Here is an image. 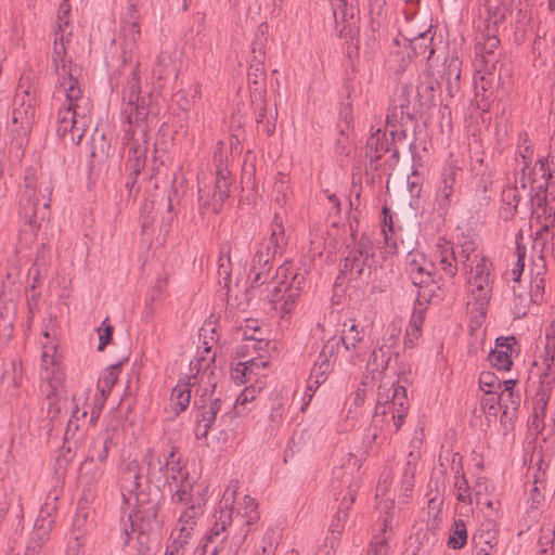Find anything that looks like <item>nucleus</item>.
<instances>
[{"label": "nucleus", "mask_w": 555, "mask_h": 555, "mask_svg": "<svg viewBox=\"0 0 555 555\" xmlns=\"http://www.w3.org/2000/svg\"><path fill=\"white\" fill-rule=\"evenodd\" d=\"M36 115V100L29 91L16 93L12 112L11 132L22 145L30 133Z\"/></svg>", "instance_id": "16"}, {"label": "nucleus", "mask_w": 555, "mask_h": 555, "mask_svg": "<svg viewBox=\"0 0 555 555\" xmlns=\"http://www.w3.org/2000/svg\"><path fill=\"white\" fill-rule=\"evenodd\" d=\"M550 178V169L545 167L543 159H539L534 168L531 169L529 167V169L526 170V182L528 183L530 190L537 191V193L545 188Z\"/></svg>", "instance_id": "35"}, {"label": "nucleus", "mask_w": 555, "mask_h": 555, "mask_svg": "<svg viewBox=\"0 0 555 555\" xmlns=\"http://www.w3.org/2000/svg\"><path fill=\"white\" fill-rule=\"evenodd\" d=\"M532 190L526 182V176L518 173L516 176L515 185L508 186L502 192L501 217L505 220L513 218L517 206L522 197L531 196Z\"/></svg>", "instance_id": "24"}, {"label": "nucleus", "mask_w": 555, "mask_h": 555, "mask_svg": "<svg viewBox=\"0 0 555 555\" xmlns=\"http://www.w3.org/2000/svg\"><path fill=\"white\" fill-rule=\"evenodd\" d=\"M272 259L271 247L267 246L266 250L258 249L253 258V264L248 275L250 288H256L268 281L271 270L270 261Z\"/></svg>", "instance_id": "31"}, {"label": "nucleus", "mask_w": 555, "mask_h": 555, "mask_svg": "<svg viewBox=\"0 0 555 555\" xmlns=\"http://www.w3.org/2000/svg\"><path fill=\"white\" fill-rule=\"evenodd\" d=\"M361 467V459L352 453H347L340 459L339 466L334 470L335 477L340 480L341 486L347 488V491L341 499L340 509L333 518L330 527V535L326 538L330 550L326 551V555H334L335 547L338 545L341 532L345 529L348 519L347 509L353 503L356 493L360 488Z\"/></svg>", "instance_id": "3"}, {"label": "nucleus", "mask_w": 555, "mask_h": 555, "mask_svg": "<svg viewBox=\"0 0 555 555\" xmlns=\"http://www.w3.org/2000/svg\"><path fill=\"white\" fill-rule=\"evenodd\" d=\"M201 98V89L198 86H193L185 92H178L176 94V102L178 106L184 111L189 112L199 100Z\"/></svg>", "instance_id": "46"}, {"label": "nucleus", "mask_w": 555, "mask_h": 555, "mask_svg": "<svg viewBox=\"0 0 555 555\" xmlns=\"http://www.w3.org/2000/svg\"><path fill=\"white\" fill-rule=\"evenodd\" d=\"M424 322L423 309H414L408 327H412L413 331H421Z\"/></svg>", "instance_id": "62"}, {"label": "nucleus", "mask_w": 555, "mask_h": 555, "mask_svg": "<svg viewBox=\"0 0 555 555\" xmlns=\"http://www.w3.org/2000/svg\"><path fill=\"white\" fill-rule=\"evenodd\" d=\"M477 548L474 555H492L491 550L495 546L496 540L494 533L488 532L487 534L480 532L475 537Z\"/></svg>", "instance_id": "51"}, {"label": "nucleus", "mask_w": 555, "mask_h": 555, "mask_svg": "<svg viewBox=\"0 0 555 555\" xmlns=\"http://www.w3.org/2000/svg\"><path fill=\"white\" fill-rule=\"evenodd\" d=\"M111 446V440H95L92 444V448L89 451V454L87 459L83 461V463L80 466V473L89 474L91 472V465L96 460L100 463H104L108 455V450Z\"/></svg>", "instance_id": "36"}, {"label": "nucleus", "mask_w": 555, "mask_h": 555, "mask_svg": "<svg viewBox=\"0 0 555 555\" xmlns=\"http://www.w3.org/2000/svg\"><path fill=\"white\" fill-rule=\"evenodd\" d=\"M387 0H369L370 12L377 18H382L385 14Z\"/></svg>", "instance_id": "61"}, {"label": "nucleus", "mask_w": 555, "mask_h": 555, "mask_svg": "<svg viewBox=\"0 0 555 555\" xmlns=\"http://www.w3.org/2000/svg\"><path fill=\"white\" fill-rule=\"evenodd\" d=\"M409 400L401 385H380L373 414V425L380 430L397 431L406 416Z\"/></svg>", "instance_id": "6"}, {"label": "nucleus", "mask_w": 555, "mask_h": 555, "mask_svg": "<svg viewBox=\"0 0 555 555\" xmlns=\"http://www.w3.org/2000/svg\"><path fill=\"white\" fill-rule=\"evenodd\" d=\"M373 246L369 241H361L345 258L344 273L361 283H369L373 271Z\"/></svg>", "instance_id": "17"}, {"label": "nucleus", "mask_w": 555, "mask_h": 555, "mask_svg": "<svg viewBox=\"0 0 555 555\" xmlns=\"http://www.w3.org/2000/svg\"><path fill=\"white\" fill-rule=\"evenodd\" d=\"M238 487L240 485L237 480H231L229 482L218 508L212 514V524L204 539L205 542L196 550V553L199 555H206L207 553H210V555H217L218 548L211 544L217 541L219 537H221V542L227 538L223 533L232 521V511L230 509V506L234 501L235 494H237Z\"/></svg>", "instance_id": "11"}, {"label": "nucleus", "mask_w": 555, "mask_h": 555, "mask_svg": "<svg viewBox=\"0 0 555 555\" xmlns=\"http://www.w3.org/2000/svg\"><path fill=\"white\" fill-rule=\"evenodd\" d=\"M52 188L49 182L40 183L37 189L26 178L25 189L20 201V220L24 232H29L30 238L36 237L42 223L49 216Z\"/></svg>", "instance_id": "7"}, {"label": "nucleus", "mask_w": 555, "mask_h": 555, "mask_svg": "<svg viewBox=\"0 0 555 555\" xmlns=\"http://www.w3.org/2000/svg\"><path fill=\"white\" fill-rule=\"evenodd\" d=\"M490 482L486 478H478L473 489V501L476 504H481L483 495L489 492Z\"/></svg>", "instance_id": "58"}, {"label": "nucleus", "mask_w": 555, "mask_h": 555, "mask_svg": "<svg viewBox=\"0 0 555 555\" xmlns=\"http://www.w3.org/2000/svg\"><path fill=\"white\" fill-rule=\"evenodd\" d=\"M267 360L259 356L257 358H251L244 362H238L232 369V379L235 384H257L258 380H263L264 374L262 371L267 367Z\"/></svg>", "instance_id": "26"}, {"label": "nucleus", "mask_w": 555, "mask_h": 555, "mask_svg": "<svg viewBox=\"0 0 555 555\" xmlns=\"http://www.w3.org/2000/svg\"><path fill=\"white\" fill-rule=\"evenodd\" d=\"M139 35L140 30L137 24L134 23L131 24L127 29H125V41L121 47L125 59L127 57V54H131Z\"/></svg>", "instance_id": "52"}, {"label": "nucleus", "mask_w": 555, "mask_h": 555, "mask_svg": "<svg viewBox=\"0 0 555 555\" xmlns=\"http://www.w3.org/2000/svg\"><path fill=\"white\" fill-rule=\"evenodd\" d=\"M493 264L487 257H480L467 279V305L485 314L492 294L494 281Z\"/></svg>", "instance_id": "10"}, {"label": "nucleus", "mask_w": 555, "mask_h": 555, "mask_svg": "<svg viewBox=\"0 0 555 555\" xmlns=\"http://www.w3.org/2000/svg\"><path fill=\"white\" fill-rule=\"evenodd\" d=\"M53 525V519L47 512L41 511L39 517L35 521L34 530L26 546L24 555H38L43 543L49 539V534ZM20 555V554H16Z\"/></svg>", "instance_id": "30"}, {"label": "nucleus", "mask_w": 555, "mask_h": 555, "mask_svg": "<svg viewBox=\"0 0 555 555\" xmlns=\"http://www.w3.org/2000/svg\"><path fill=\"white\" fill-rule=\"evenodd\" d=\"M467 541V531L465 524L462 520L454 521L448 545L453 550L462 548Z\"/></svg>", "instance_id": "47"}, {"label": "nucleus", "mask_w": 555, "mask_h": 555, "mask_svg": "<svg viewBox=\"0 0 555 555\" xmlns=\"http://www.w3.org/2000/svg\"><path fill=\"white\" fill-rule=\"evenodd\" d=\"M107 397H108L107 393L99 392V390L96 391V393L94 396L93 406L90 410L89 423L91 425H94L96 423Z\"/></svg>", "instance_id": "57"}, {"label": "nucleus", "mask_w": 555, "mask_h": 555, "mask_svg": "<svg viewBox=\"0 0 555 555\" xmlns=\"http://www.w3.org/2000/svg\"><path fill=\"white\" fill-rule=\"evenodd\" d=\"M457 172L459 168L453 165L446 166L442 170L435 198L436 208L440 212H446L452 203Z\"/></svg>", "instance_id": "27"}, {"label": "nucleus", "mask_w": 555, "mask_h": 555, "mask_svg": "<svg viewBox=\"0 0 555 555\" xmlns=\"http://www.w3.org/2000/svg\"><path fill=\"white\" fill-rule=\"evenodd\" d=\"M41 346V378L55 382V377H61L60 359L57 353V341L54 335L49 331H43L40 339Z\"/></svg>", "instance_id": "21"}, {"label": "nucleus", "mask_w": 555, "mask_h": 555, "mask_svg": "<svg viewBox=\"0 0 555 555\" xmlns=\"http://www.w3.org/2000/svg\"><path fill=\"white\" fill-rule=\"evenodd\" d=\"M283 240H284V229H283L281 219L276 215L273 220V223H272L270 238L267 242V244L263 247H261L260 249L266 250V247L270 246L272 256H273L275 254L278 247L280 246V244L283 243Z\"/></svg>", "instance_id": "49"}, {"label": "nucleus", "mask_w": 555, "mask_h": 555, "mask_svg": "<svg viewBox=\"0 0 555 555\" xmlns=\"http://www.w3.org/2000/svg\"><path fill=\"white\" fill-rule=\"evenodd\" d=\"M278 537L273 530H267L261 540L260 552L256 554L260 555H274L278 545Z\"/></svg>", "instance_id": "53"}, {"label": "nucleus", "mask_w": 555, "mask_h": 555, "mask_svg": "<svg viewBox=\"0 0 555 555\" xmlns=\"http://www.w3.org/2000/svg\"><path fill=\"white\" fill-rule=\"evenodd\" d=\"M211 346L204 340V352L206 356H197L190 363V374L184 378H180L178 384L171 391V406L176 414L184 411L191 401L192 388H196L195 392H202L201 398L207 396L208 391H212L217 385V367L215 363V353L210 354Z\"/></svg>", "instance_id": "2"}, {"label": "nucleus", "mask_w": 555, "mask_h": 555, "mask_svg": "<svg viewBox=\"0 0 555 555\" xmlns=\"http://www.w3.org/2000/svg\"><path fill=\"white\" fill-rule=\"evenodd\" d=\"M258 333H260L259 327L256 326L255 321H251V325H247L246 328L243 330V337L246 340V344L241 347V352H244L245 350L247 353H250L251 350L258 352L268 346V343L257 335Z\"/></svg>", "instance_id": "38"}, {"label": "nucleus", "mask_w": 555, "mask_h": 555, "mask_svg": "<svg viewBox=\"0 0 555 555\" xmlns=\"http://www.w3.org/2000/svg\"><path fill=\"white\" fill-rule=\"evenodd\" d=\"M339 354V340L335 337L328 339L314 363L311 378H314L315 387L323 384L333 371Z\"/></svg>", "instance_id": "22"}, {"label": "nucleus", "mask_w": 555, "mask_h": 555, "mask_svg": "<svg viewBox=\"0 0 555 555\" xmlns=\"http://www.w3.org/2000/svg\"><path fill=\"white\" fill-rule=\"evenodd\" d=\"M525 267V251H520V248H518V259L515 264V267L512 269V279L517 282L524 271Z\"/></svg>", "instance_id": "63"}, {"label": "nucleus", "mask_w": 555, "mask_h": 555, "mask_svg": "<svg viewBox=\"0 0 555 555\" xmlns=\"http://www.w3.org/2000/svg\"><path fill=\"white\" fill-rule=\"evenodd\" d=\"M68 12L69 4L63 0L59 8L51 61L57 76L54 100L62 101L56 114V132L66 144L78 145L91 122V103L77 81V67L66 59V44L70 37Z\"/></svg>", "instance_id": "1"}, {"label": "nucleus", "mask_w": 555, "mask_h": 555, "mask_svg": "<svg viewBox=\"0 0 555 555\" xmlns=\"http://www.w3.org/2000/svg\"><path fill=\"white\" fill-rule=\"evenodd\" d=\"M151 104V94H141L140 78L133 73L124 91L122 114L129 124V129L126 132H130L132 129L140 128L141 126L150 129Z\"/></svg>", "instance_id": "12"}, {"label": "nucleus", "mask_w": 555, "mask_h": 555, "mask_svg": "<svg viewBox=\"0 0 555 555\" xmlns=\"http://www.w3.org/2000/svg\"><path fill=\"white\" fill-rule=\"evenodd\" d=\"M120 371L121 363H116L106 367L98 380L99 392L109 395L112 388L118 379Z\"/></svg>", "instance_id": "41"}, {"label": "nucleus", "mask_w": 555, "mask_h": 555, "mask_svg": "<svg viewBox=\"0 0 555 555\" xmlns=\"http://www.w3.org/2000/svg\"><path fill=\"white\" fill-rule=\"evenodd\" d=\"M479 387L485 393H499L503 382L492 372H482L479 376Z\"/></svg>", "instance_id": "48"}, {"label": "nucleus", "mask_w": 555, "mask_h": 555, "mask_svg": "<svg viewBox=\"0 0 555 555\" xmlns=\"http://www.w3.org/2000/svg\"><path fill=\"white\" fill-rule=\"evenodd\" d=\"M384 218L382 222L380 233L384 236L385 253L393 255L398 251V238L392 223V217L388 214V209H383Z\"/></svg>", "instance_id": "37"}, {"label": "nucleus", "mask_w": 555, "mask_h": 555, "mask_svg": "<svg viewBox=\"0 0 555 555\" xmlns=\"http://www.w3.org/2000/svg\"><path fill=\"white\" fill-rule=\"evenodd\" d=\"M405 271L415 286L423 287L434 283L435 263L418 251L413 250L406 255Z\"/></svg>", "instance_id": "20"}, {"label": "nucleus", "mask_w": 555, "mask_h": 555, "mask_svg": "<svg viewBox=\"0 0 555 555\" xmlns=\"http://www.w3.org/2000/svg\"><path fill=\"white\" fill-rule=\"evenodd\" d=\"M539 194L533 204L530 218V229L534 235L533 247L540 248L541 257L555 261V217L551 206L543 203Z\"/></svg>", "instance_id": "8"}, {"label": "nucleus", "mask_w": 555, "mask_h": 555, "mask_svg": "<svg viewBox=\"0 0 555 555\" xmlns=\"http://www.w3.org/2000/svg\"><path fill=\"white\" fill-rule=\"evenodd\" d=\"M264 386V380H258L257 384H251L237 396L234 409L235 413L240 416L247 414L251 408L249 404L256 399Z\"/></svg>", "instance_id": "34"}, {"label": "nucleus", "mask_w": 555, "mask_h": 555, "mask_svg": "<svg viewBox=\"0 0 555 555\" xmlns=\"http://www.w3.org/2000/svg\"><path fill=\"white\" fill-rule=\"evenodd\" d=\"M378 508L386 514V517L384 519V533L383 535H377L374 538L373 542L371 543L366 552V555H388L389 546L387 544V537L385 533L388 525V517L390 516V509H393V501H379Z\"/></svg>", "instance_id": "32"}, {"label": "nucleus", "mask_w": 555, "mask_h": 555, "mask_svg": "<svg viewBox=\"0 0 555 555\" xmlns=\"http://www.w3.org/2000/svg\"><path fill=\"white\" fill-rule=\"evenodd\" d=\"M519 354V348L514 336L499 337L495 347L488 356V360L498 371H509L515 357Z\"/></svg>", "instance_id": "25"}, {"label": "nucleus", "mask_w": 555, "mask_h": 555, "mask_svg": "<svg viewBox=\"0 0 555 555\" xmlns=\"http://www.w3.org/2000/svg\"><path fill=\"white\" fill-rule=\"evenodd\" d=\"M455 495L456 499L464 504L469 505L473 503V494L464 477L457 478L455 481Z\"/></svg>", "instance_id": "55"}, {"label": "nucleus", "mask_w": 555, "mask_h": 555, "mask_svg": "<svg viewBox=\"0 0 555 555\" xmlns=\"http://www.w3.org/2000/svg\"><path fill=\"white\" fill-rule=\"evenodd\" d=\"M331 3L339 36L351 34L357 23L353 0H331Z\"/></svg>", "instance_id": "28"}, {"label": "nucleus", "mask_w": 555, "mask_h": 555, "mask_svg": "<svg viewBox=\"0 0 555 555\" xmlns=\"http://www.w3.org/2000/svg\"><path fill=\"white\" fill-rule=\"evenodd\" d=\"M500 40L496 36L494 27H487L486 30L480 31L476 37L475 46V77L474 83L476 89L487 91L491 87V81L488 76H491V70L495 68L498 55L495 53Z\"/></svg>", "instance_id": "9"}, {"label": "nucleus", "mask_w": 555, "mask_h": 555, "mask_svg": "<svg viewBox=\"0 0 555 555\" xmlns=\"http://www.w3.org/2000/svg\"><path fill=\"white\" fill-rule=\"evenodd\" d=\"M234 500H236V496ZM233 504L234 503L231 504L230 509L232 511V514H235V520L242 527L241 533L233 538L236 546L238 547L246 539L250 528L260 519V513L258 511V503L256 499L250 495H244L238 499L234 509Z\"/></svg>", "instance_id": "19"}, {"label": "nucleus", "mask_w": 555, "mask_h": 555, "mask_svg": "<svg viewBox=\"0 0 555 555\" xmlns=\"http://www.w3.org/2000/svg\"><path fill=\"white\" fill-rule=\"evenodd\" d=\"M307 285L304 272H294L289 263L276 269L275 276L267 284L264 296L282 317L294 312L297 299Z\"/></svg>", "instance_id": "4"}, {"label": "nucleus", "mask_w": 555, "mask_h": 555, "mask_svg": "<svg viewBox=\"0 0 555 555\" xmlns=\"http://www.w3.org/2000/svg\"><path fill=\"white\" fill-rule=\"evenodd\" d=\"M392 351L384 347H378L377 349H374L369 358L367 361V370L371 372H379L387 367L390 359H391Z\"/></svg>", "instance_id": "43"}, {"label": "nucleus", "mask_w": 555, "mask_h": 555, "mask_svg": "<svg viewBox=\"0 0 555 555\" xmlns=\"http://www.w3.org/2000/svg\"><path fill=\"white\" fill-rule=\"evenodd\" d=\"M339 345L343 344L341 357L350 364L357 365L363 362L367 345L364 328H360L354 320L344 322Z\"/></svg>", "instance_id": "18"}, {"label": "nucleus", "mask_w": 555, "mask_h": 555, "mask_svg": "<svg viewBox=\"0 0 555 555\" xmlns=\"http://www.w3.org/2000/svg\"><path fill=\"white\" fill-rule=\"evenodd\" d=\"M66 555H85L83 543L78 537L68 542Z\"/></svg>", "instance_id": "60"}, {"label": "nucleus", "mask_w": 555, "mask_h": 555, "mask_svg": "<svg viewBox=\"0 0 555 555\" xmlns=\"http://www.w3.org/2000/svg\"><path fill=\"white\" fill-rule=\"evenodd\" d=\"M229 171L219 168L215 178L204 177L198 181V205L204 212H219L229 195Z\"/></svg>", "instance_id": "14"}, {"label": "nucleus", "mask_w": 555, "mask_h": 555, "mask_svg": "<svg viewBox=\"0 0 555 555\" xmlns=\"http://www.w3.org/2000/svg\"><path fill=\"white\" fill-rule=\"evenodd\" d=\"M138 479L139 474L135 467L129 466L121 477V495L126 504H130L133 491L139 487Z\"/></svg>", "instance_id": "42"}, {"label": "nucleus", "mask_w": 555, "mask_h": 555, "mask_svg": "<svg viewBox=\"0 0 555 555\" xmlns=\"http://www.w3.org/2000/svg\"><path fill=\"white\" fill-rule=\"evenodd\" d=\"M434 257L447 275L454 276L457 271L454 261H460L464 266L468 261L477 263L481 256L477 254V243L475 241L464 240L456 253L453 251L449 242H439L436 245Z\"/></svg>", "instance_id": "15"}, {"label": "nucleus", "mask_w": 555, "mask_h": 555, "mask_svg": "<svg viewBox=\"0 0 555 555\" xmlns=\"http://www.w3.org/2000/svg\"><path fill=\"white\" fill-rule=\"evenodd\" d=\"M201 400L203 403L198 408L195 425V436L198 439L205 438L208 435L217 414L221 410V400L219 398H214L208 403H206L205 397Z\"/></svg>", "instance_id": "29"}, {"label": "nucleus", "mask_w": 555, "mask_h": 555, "mask_svg": "<svg viewBox=\"0 0 555 555\" xmlns=\"http://www.w3.org/2000/svg\"><path fill=\"white\" fill-rule=\"evenodd\" d=\"M402 331V321L399 319L392 320L386 327L383 336L382 347L391 351L397 346Z\"/></svg>", "instance_id": "45"}, {"label": "nucleus", "mask_w": 555, "mask_h": 555, "mask_svg": "<svg viewBox=\"0 0 555 555\" xmlns=\"http://www.w3.org/2000/svg\"><path fill=\"white\" fill-rule=\"evenodd\" d=\"M369 155L372 160H378L384 152L389 150V140L387 139L386 132H383L379 128L367 139Z\"/></svg>", "instance_id": "39"}, {"label": "nucleus", "mask_w": 555, "mask_h": 555, "mask_svg": "<svg viewBox=\"0 0 555 555\" xmlns=\"http://www.w3.org/2000/svg\"><path fill=\"white\" fill-rule=\"evenodd\" d=\"M88 411L87 410H82L80 411L79 408H76L73 412V415L72 417L69 418L68 421V424H67V428H66V431H65V435L66 437H74L76 431L79 429L80 427V424H79V421L80 418L86 422V417L88 415Z\"/></svg>", "instance_id": "56"}, {"label": "nucleus", "mask_w": 555, "mask_h": 555, "mask_svg": "<svg viewBox=\"0 0 555 555\" xmlns=\"http://www.w3.org/2000/svg\"><path fill=\"white\" fill-rule=\"evenodd\" d=\"M170 62V56L167 54L162 53L157 57V64L156 67L153 69V74L157 76L159 79L163 78L165 74V67Z\"/></svg>", "instance_id": "64"}, {"label": "nucleus", "mask_w": 555, "mask_h": 555, "mask_svg": "<svg viewBox=\"0 0 555 555\" xmlns=\"http://www.w3.org/2000/svg\"><path fill=\"white\" fill-rule=\"evenodd\" d=\"M208 498V488L202 486L197 490V499L186 507L180 515L176 528L171 532V543L167 546L166 553L181 555L184 544L192 537L197 519L204 513V506Z\"/></svg>", "instance_id": "13"}, {"label": "nucleus", "mask_w": 555, "mask_h": 555, "mask_svg": "<svg viewBox=\"0 0 555 555\" xmlns=\"http://www.w3.org/2000/svg\"><path fill=\"white\" fill-rule=\"evenodd\" d=\"M127 145L129 147V163L134 173H139L145 166L146 153L149 151V128L141 126L130 132Z\"/></svg>", "instance_id": "23"}, {"label": "nucleus", "mask_w": 555, "mask_h": 555, "mask_svg": "<svg viewBox=\"0 0 555 555\" xmlns=\"http://www.w3.org/2000/svg\"><path fill=\"white\" fill-rule=\"evenodd\" d=\"M517 153L521 158V163H518V166H521V172L529 169V165L533 158V147L530 144L529 138L527 133H522L519 135L518 144H517Z\"/></svg>", "instance_id": "44"}, {"label": "nucleus", "mask_w": 555, "mask_h": 555, "mask_svg": "<svg viewBox=\"0 0 555 555\" xmlns=\"http://www.w3.org/2000/svg\"><path fill=\"white\" fill-rule=\"evenodd\" d=\"M149 474L154 478L162 475L165 482L171 487L173 501L186 504L188 507L196 501L199 487L206 486L209 489L206 482L194 485L190 480L189 472L177 457L175 447H171L164 464L158 462V467H156V464L149 463Z\"/></svg>", "instance_id": "5"}, {"label": "nucleus", "mask_w": 555, "mask_h": 555, "mask_svg": "<svg viewBox=\"0 0 555 555\" xmlns=\"http://www.w3.org/2000/svg\"><path fill=\"white\" fill-rule=\"evenodd\" d=\"M113 335V326L107 324L106 321H104L99 328V347L98 349L102 351L106 345L112 339Z\"/></svg>", "instance_id": "59"}, {"label": "nucleus", "mask_w": 555, "mask_h": 555, "mask_svg": "<svg viewBox=\"0 0 555 555\" xmlns=\"http://www.w3.org/2000/svg\"><path fill=\"white\" fill-rule=\"evenodd\" d=\"M447 70V90L452 96L459 90V81L461 76L460 62L456 59L451 60L448 64Z\"/></svg>", "instance_id": "50"}, {"label": "nucleus", "mask_w": 555, "mask_h": 555, "mask_svg": "<svg viewBox=\"0 0 555 555\" xmlns=\"http://www.w3.org/2000/svg\"><path fill=\"white\" fill-rule=\"evenodd\" d=\"M534 366L542 387H550L555 382V364L554 351L548 343L545 347V354L541 359V363L535 361Z\"/></svg>", "instance_id": "33"}, {"label": "nucleus", "mask_w": 555, "mask_h": 555, "mask_svg": "<svg viewBox=\"0 0 555 555\" xmlns=\"http://www.w3.org/2000/svg\"><path fill=\"white\" fill-rule=\"evenodd\" d=\"M515 385V379H505L503 380L502 389L499 391L501 404L504 406V414H507L508 410H516L519 405L520 398L514 393Z\"/></svg>", "instance_id": "40"}, {"label": "nucleus", "mask_w": 555, "mask_h": 555, "mask_svg": "<svg viewBox=\"0 0 555 555\" xmlns=\"http://www.w3.org/2000/svg\"><path fill=\"white\" fill-rule=\"evenodd\" d=\"M486 397L482 399L481 404L485 412L489 416H496V412L502 408L500 393H485Z\"/></svg>", "instance_id": "54"}]
</instances>
